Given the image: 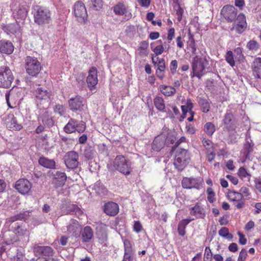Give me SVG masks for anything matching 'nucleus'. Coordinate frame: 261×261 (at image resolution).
I'll return each mask as SVG.
<instances>
[{
    "label": "nucleus",
    "mask_w": 261,
    "mask_h": 261,
    "mask_svg": "<svg viewBox=\"0 0 261 261\" xmlns=\"http://www.w3.org/2000/svg\"><path fill=\"white\" fill-rule=\"evenodd\" d=\"M24 218L23 214L20 213L8 218L6 220L5 227L13 231L19 237L28 238L30 234L29 230L23 225V223H16L11 225L17 220H21Z\"/></svg>",
    "instance_id": "1"
},
{
    "label": "nucleus",
    "mask_w": 261,
    "mask_h": 261,
    "mask_svg": "<svg viewBox=\"0 0 261 261\" xmlns=\"http://www.w3.org/2000/svg\"><path fill=\"white\" fill-rule=\"evenodd\" d=\"M34 22L40 26H44L49 24L51 21V12L47 8L38 6L34 9Z\"/></svg>",
    "instance_id": "2"
},
{
    "label": "nucleus",
    "mask_w": 261,
    "mask_h": 261,
    "mask_svg": "<svg viewBox=\"0 0 261 261\" xmlns=\"http://www.w3.org/2000/svg\"><path fill=\"white\" fill-rule=\"evenodd\" d=\"M208 64L207 60L205 57L196 56L193 59L192 67L193 75L200 79L205 73V70Z\"/></svg>",
    "instance_id": "3"
},
{
    "label": "nucleus",
    "mask_w": 261,
    "mask_h": 261,
    "mask_svg": "<svg viewBox=\"0 0 261 261\" xmlns=\"http://www.w3.org/2000/svg\"><path fill=\"white\" fill-rule=\"evenodd\" d=\"M115 169L121 173L128 175L132 171L131 163L127 161L123 155H117L113 162Z\"/></svg>",
    "instance_id": "4"
},
{
    "label": "nucleus",
    "mask_w": 261,
    "mask_h": 261,
    "mask_svg": "<svg viewBox=\"0 0 261 261\" xmlns=\"http://www.w3.org/2000/svg\"><path fill=\"white\" fill-rule=\"evenodd\" d=\"M13 80V75L8 67H0V87L10 88Z\"/></svg>",
    "instance_id": "5"
},
{
    "label": "nucleus",
    "mask_w": 261,
    "mask_h": 261,
    "mask_svg": "<svg viewBox=\"0 0 261 261\" xmlns=\"http://www.w3.org/2000/svg\"><path fill=\"white\" fill-rule=\"evenodd\" d=\"M189 155L185 149H178L176 152L174 165L179 170H182L188 164Z\"/></svg>",
    "instance_id": "6"
},
{
    "label": "nucleus",
    "mask_w": 261,
    "mask_h": 261,
    "mask_svg": "<svg viewBox=\"0 0 261 261\" xmlns=\"http://www.w3.org/2000/svg\"><path fill=\"white\" fill-rule=\"evenodd\" d=\"M25 69L29 75L35 76L41 70V65L36 58L27 57L25 59Z\"/></svg>",
    "instance_id": "7"
},
{
    "label": "nucleus",
    "mask_w": 261,
    "mask_h": 261,
    "mask_svg": "<svg viewBox=\"0 0 261 261\" xmlns=\"http://www.w3.org/2000/svg\"><path fill=\"white\" fill-rule=\"evenodd\" d=\"M73 12L77 20L80 23H85L88 17L87 12L84 4L81 2H77L73 6Z\"/></svg>",
    "instance_id": "8"
},
{
    "label": "nucleus",
    "mask_w": 261,
    "mask_h": 261,
    "mask_svg": "<svg viewBox=\"0 0 261 261\" xmlns=\"http://www.w3.org/2000/svg\"><path fill=\"white\" fill-rule=\"evenodd\" d=\"M34 95L38 105H45L43 107L44 108L48 107L51 96L49 92L42 88H38L35 90Z\"/></svg>",
    "instance_id": "9"
},
{
    "label": "nucleus",
    "mask_w": 261,
    "mask_h": 261,
    "mask_svg": "<svg viewBox=\"0 0 261 261\" xmlns=\"http://www.w3.org/2000/svg\"><path fill=\"white\" fill-rule=\"evenodd\" d=\"M182 104L181 108L182 112V115L181 116L179 121H182L188 115H189V117H188L187 120L189 121H193L194 112L192 111L193 106L191 100L190 99L185 100L182 101Z\"/></svg>",
    "instance_id": "10"
},
{
    "label": "nucleus",
    "mask_w": 261,
    "mask_h": 261,
    "mask_svg": "<svg viewBox=\"0 0 261 261\" xmlns=\"http://www.w3.org/2000/svg\"><path fill=\"white\" fill-rule=\"evenodd\" d=\"M15 189L21 194L29 193L32 188V184L27 179H20L15 185Z\"/></svg>",
    "instance_id": "11"
},
{
    "label": "nucleus",
    "mask_w": 261,
    "mask_h": 261,
    "mask_svg": "<svg viewBox=\"0 0 261 261\" xmlns=\"http://www.w3.org/2000/svg\"><path fill=\"white\" fill-rule=\"evenodd\" d=\"M202 181L200 179L185 177L182 180V186L184 188H195L199 189L202 187Z\"/></svg>",
    "instance_id": "12"
},
{
    "label": "nucleus",
    "mask_w": 261,
    "mask_h": 261,
    "mask_svg": "<svg viewBox=\"0 0 261 261\" xmlns=\"http://www.w3.org/2000/svg\"><path fill=\"white\" fill-rule=\"evenodd\" d=\"M78 154L75 151H70L65 157V163L69 169H74L78 165Z\"/></svg>",
    "instance_id": "13"
},
{
    "label": "nucleus",
    "mask_w": 261,
    "mask_h": 261,
    "mask_svg": "<svg viewBox=\"0 0 261 261\" xmlns=\"http://www.w3.org/2000/svg\"><path fill=\"white\" fill-rule=\"evenodd\" d=\"M86 81L89 89L93 90L98 83L97 70L96 68L91 67L89 69Z\"/></svg>",
    "instance_id": "14"
},
{
    "label": "nucleus",
    "mask_w": 261,
    "mask_h": 261,
    "mask_svg": "<svg viewBox=\"0 0 261 261\" xmlns=\"http://www.w3.org/2000/svg\"><path fill=\"white\" fill-rule=\"evenodd\" d=\"M247 27L246 18L244 14H240L235 21L233 29L238 33L241 34L243 33Z\"/></svg>",
    "instance_id": "15"
},
{
    "label": "nucleus",
    "mask_w": 261,
    "mask_h": 261,
    "mask_svg": "<svg viewBox=\"0 0 261 261\" xmlns=\"http://www.w3.org/2000/svg\"><path fill=\"white\" fill-rule=\"evenodd\" d=\"M81 229V226L79 222L74 219L71 220L67 226L68 233L74 237L79 236Z\"/></svg>",
    "instance_id": "16"
},
{
    "label": "nucleus",
    "mask_w": 261,
    "mask_h": 261,
    "mask_svg": "<svg viewBox=\"0 0 261 261\" xmlns=\"http://www.w3.org/2000/svg\"><path fill=\"white\" fill-rule=\"evenodd\" d=\"M7 127L10 130H20L22 126L21 124H18L13 114L8 115L5 119Z\"/></svg>",
    "instance_id": "17"
},
{
    "label": "nucleus",
    "mask_w": 261,
    "mask_h": 261,
    "mask_svg": "<svg viewBox=\"0 0 261 261\" xmlns=\"http://www.w3.org/2000/svg\"><path fill=\"white\" fill-rule=\"evenodd\" d=\"M103 211L107 215L114 216L119 212V206L115 202H109L104 205Z\"/></svg>",
    "instance_id": "18"
},
{
    "label": "nucleus",
    "mask_w": 261,
    "mask_h": 261,
    "mask_svg": "<svg viewBox=\"0 0 261 261\" xmlns=\"http://www.w3.org/2000/svg\"><path fill=\"white\" fill-rule=\"evenodd\" d=\"M221 13L225 19L229 21L233 20L236 16L235 8L232 6H224L221 10Z\"/></svg>",
    "instance_id": "19"
},
{
    "label": "nucleus",
    "mask_w": 261,
    "mask_h": 261,
    "mask_svg": "<svg viewBox=\"0 0 261 261\" xmlns=\"http://www.w3.org/2000/svg\"><path fill=\"white\" fill-rule=\"evenodd\" d=\"M165 140L166 136L164 134L156 137L151 144L152 149L156 151L161 150L165 145Z\"/></svg>",
    "instance_id": "20"
},
{
    "label": "nucleus",
    "mask_w": 261,
    "mask_h": 261,
    "mask_svg": "<svg viewBox=\"0 0 261 261\" xmlns=\"http://www.w3.org/2000/svg\"><path fill=\"white\" fill-rule=\"evenodd\" d=\"M68 102L70 109L73 111L80 110L84 106L83 99L80 96L70 98Z\"/></svg>",
    "instance_id": "21"
},
{
    "label": "nucleus",
    "mask_w": 261,
    "mask_h": 261,
    "mask_svg": "<svg viewBox=\"0 0 261 261\" xmlns=\"http://www.w3.org/2000/svg\"><path fill=\"white\" fill-rule=\"evenodd\" d=\"M253 75L257 79H261V58H256L252 64Z\"/></svg>",
    "instance_id": "22"
},
{
    "label": "nucleus",
    "mask_w": 261,
    "mask_h": 261,
    "mask_svg": "<svg viewBox=\"0 0 261 261\" xmlns=\"http://www.w3.org/2000/svg\"><path fill=\"white\" fill-rule=\"evenodd\" d=\"M14 50L12 43L9 41H0V52L3 54H11Z\"/></svg>",
    "instance_id": "23"
},
{
    "label": "nucleus",
    "mask_w": 261,
    "mask_h": 261,
    "mask_svg": "<svg viewBox=\"0 0 261 261\" xmlns=\"http://www.w3.org/2000/svg\"><path fill=\"white\" fill-rule=\"evenodd\" d=\"M28 11L25 7L19 8L15 14L16 21L17 23H23L24 20L27 17Z\"/></svg>",
    "instance_id": "24"
},
{
    "label": "nucleus",
    "mask_w": 261,
    "mask_h": 261,
    "mask_svg": "<svg viewBox=\"0 0 261 261\" xmlns=\"http://www.w3.org/2000/svg\"><path fill=\"white\" fill-rule=\"evenodd\" d=\"M113 11L116 15H126L128 12L127 7L123 2H119L113 8Z\"/></svg>",
    "instance_id": "25"
},
{
    "label": "nucleus",
    "mask_w": 261,
    "mask_h": 261,
    "mask_svg": "<svg viewBox=\"0 0 261 261\" xmlns=\"http://www.w3.org/2000/svg\"><path fill=\"white\" fill-rule=\"evenodd\" d=\"M82 240L83 242H89L93 237V232L89 226H86L81 232Z\"/></svg>",
    "instance_id": "26"
},
{
    "label": "nucleus",
    "mask_w": 261,
    "mask_h": 261,
    "mask_svg": "<svg viewBox=\"0 0 261 261\" xmlns=\"http://www.w3.org/2000/svg\"><path fill=\"white\" fill-rule=\"evenodd\" d=\"M38 162L40 165L47 168L53 169L56 165L55 162L53 160H50L44 157L40 158Z\"/></svg>",
    "instance_id": "27"
},
{
    "label": "nucleus",
    "mask_w": 261,
    "mask_h": 261,
    "mask_svg": "<svg viewBox=\"0 0 261 261\" xmlns=\"http://www.w3.org/2000/svg\"><path fill=\"white\" fill-rule=\"evenodd\" d=\"M38 251L40 252L43 256H48V258L47 259L46 258H43L44 261H49V260H51L50 256H52L53 253V249L51 247L49 246H41L38 248Z\"/></svg>",
    "instance_id": "28"
},
{
    "label": "nucleus",
    "mask_w": 261,
    "mask_h": 261,
    "mask_svg": "<svg viewBox=\"0 0 261 261\" xmlns=\"http://www.w3.org/2000/svg\"><path fill=\"white\" fill-rule=\"evenodd\" d=\"M66 175L65 173L58 171L55 174V182L59 186H63L66 180Z\"/></svg>",
    "instance_id": "29"
},
{
    "label": "nucleus",
    "mask_w": 261,
    "mask_h": 261,
    "mask_svg": "<svg viewBox=\"0 0 261 261\" xmlns=\"http://www.w3.org/2000/svg\"><path fill=\"white\" fill-rule=\"evenodd\" d=\"M161 93L166 96H170L173 95L176 91L175 89L171 86L162 85L160 86Z\"/></svg>",
    "instance_id": "30"
},
{
    "label": "nucleus",
    "mask_w": 261,
    "mask_h": 261,
    "mask_svg": "<svg viewBox=\"0 0 261 261\" xmlns=\"http://www.w3.org/2000/svg\"><path fill=\"white\" fill-rule=\"evenodd\" d=\"M4 30L7 32L8 34L12 33L15 34L17 32H20L21 31V27L19 23L16 22V24H9L5 27Z\"/></svg>",
    "instance_id": "31"
},
{
    "label": "nucleus",
    "mask_w": 261,
    "mask_h": 261,
    "mask_svg": "<svg viewBox=\"0 0 261 261\" xmlns=\"http://www.w3.org/2000/svg\"><path fill=\"white\" fill-rule=\"evenodd\" d=\"M193 219H186L180 221L178 225V232L179 235L184 236L185 234L186 226Z\"/></svg>",
    "instance_id": "32"
},
{
    "label": "nucleus",
    "mask_w": 261,
    "mask_h": 261,
    "mask_svg": "<svg viewBox=\"0 0 261 261\" xmlns=\"http://www.w3.org/2000/svg\"><path fill=\"white\" fill-rule=\"evenodd\" d=\"M190 213L191 215L195 216L196 218H203L205 216L203 209L197 205L190 208Z\"/></svg>",
    "instance_id": "33"
},
{
    "label": "nucleus",
    "mask_w": 261,
    "mask_h": 261,
    "mask_svg": "<svg viewBox=\"0 0 261 261\" xmlns=\"http://www.w3.org/2000/svg\"><path fill=\"white\" fill-rule=\"evenodd\" d=\"M227 197L229 200L236 202L241 200L243 198L241 193L233 191H229Z\"/></svg>",
    "instance_id": "34"
},
{
    "label": "nucleus",
    "mask_w": 261,
    "mask_h": 261,
    "mask_svg": "<svg viewBox=\"0 0 261 261\" xmlns=\"http://www.w3.org/2000/svg\"><path fill=\"white\" fill-rule=\"evenodd\" d=\"M76 121L70 120L68 123L65 126L64 131L68 134L72 133L75 131Z\"/></svg>",
    "instance_id": "35"
},
{
    "label": "nucleus",
    "mask_w": 261,
    "mask_h": 261,
    "mask_svg": "<svg viewBox=\"0 0 261 261\" xmlns=\"http://www.w3.org/2000/svg\"><path fill=\"white\" fill-rule=\"evenodd\" d=\"M216 130V127L211 122H207L204 126V130L208 136H212Z\"/></svg>",
    "instance_id": "36"
},
{
    "label": "nucleus",
    "mask_w": 261,
    "mask_h": 261,
    "mask_svg": "<svg viewBox=\"0 0 261 261\" xmlns=\"http://www.w3.org/2000/svg\"><path fill=\"white\" fill-rule=\"evenodd\" d=\"M154 104L156 108L159 111H163L165 109V104L161 97H157L154 99Z\"/></svg>",
    "instance_id": "37"
},
{
    "label": "nucleus",
    "mask_w": 261,
    "mask_h": 261,
    "mask_svg": "<svg viewBox=\"0 0 261 261\" xmlns=\"http://www.w3.org/2000/svg\"><path fill=\"white\" fill-rule=\"evenodd\" d=\"M246 46L250 50L256 51L259 48L260 45L256 41L251 40L247 43Z\"/></svg>",
    "instance_id": "38"
},
{
    "label": "nucleus",
    "mask_w": 261,
    "mask_h": 261,
    "mask_svg": "<svg viewBox=\"0 0 261 261\" xmlns=\"http://www.w3.org/2000/svg\"><path fill=\"white\" fill-rule=\"evenodd\" d=\"M234 56L236 60L241 63L244 60V56L242 54V50L240 47H238L234 49Z\"/></svg>",
    "instance_id": "39"
},
{
    "label": "nucleus",
    "mask_w": 261,
    "mask_h": 261,
    "mask_svg": "<svg viewBox=\"0 0 261 261\" xmlns=\"http://www.w3.org/2000/svg\"><path fill=\"white\" fill-rule=\"evenodd\" d=\"M225 60L230 66L231 67L234 66L235 61L232 51L229 50L227 52L225 55Z\"/></svg>",
    "instance_id": "40"
},
{
    "label": "nucleus",
    "mask_w": 261,
    "mask_h": 261,
    "mask_svg": "<svg viewBox=\"0 0 261 261\" xmlns=\"http://www.w3.org/2000/svg\"><path fill=\"white\" fill-rule=\"evenodd\" d=\"M125 253L129 255L132 254L133 250L130 241L128 240H124L123 241Z\"/></svg>",
    "instance_id": "41"
},
{
    "label": "nucleus",
    "mask_w": 261,
    "mask_h": 261,
    "mask_svg": "<svg viewBox=\"0 0 261 261\" xmlns=\"http://www.w3.org/2000/svg\"><path fill=\"white\" fill-rule=\"evenodd\" d=\"M90 5L94 10H98L101 8L103 3L102 0H90Z\"/></svg>",
    "instance_id": "42"
},
{
    "label": "nucleus",
    "mask_w": 261,
    "mask_h": 261,
    "mask_svg": "<svg viewBox=\"0 0 261 261\" xmlns=\"http://www.w3.org/2000/svg\"><path fill=\"white\" fill-rule=\"evenodd\" d=\"M151 49L155 55L158 56L161 55L165 49L162 44H159L155 47L151 44Z\"/></svg>",
    "instance_id": "43"
},
{
    "label": "nucleus",
    "mask_w": 261,
    "mask_h": 261,
    "mask_svg": "<svg viewBox=\"0 0 261 261\" xmlns=\"http://www.w3.org/2000/svg\"><path fill=\"white\" fill-rule=\"evenodd\" d=\"M199 103L201 105V109L203 112L206 113L209 111L210 104L209 102L205 99H200Z\"/></svg>",
    "instance_id": "44"
},
{
    "label": "nucleus",
    "mask_w": 261,
    "mask_h": 261,
    "mask_svg": "<svg viewBox=\"0 0 261 261\" xmlns=\"http://www.w3.org/2000/svg\"><path fill=\"white\" fill-rule=\"evenodd\" d=\"M86 129L85 123L83 121L77 122L76 121L75 124V131L79 133H83Z\"/></svg>",
    "instance_id": "45"
},
{
    "label": "nucleus",
    "mask_w": 261,
    "mask_h": 261,
    "mask_svg": "<svg viewBox=\"0 0 261 261\" xmlns=\"http://www.w3.org/2000/svg\"><path fill=\"white\" fill-rule=\"evenodd\" d=\"M187 48L193 54H196V46L195 41L193 38L188 42Z\"/></svg>",
    "instance_id": "46"
},
{
    "label": "nucleus",
    "mask_w": 261,
    "mask_h": 261,
    "mask_svg": "<svg viewBox=\"0 0 261 261\" xmlns=\"http://www.w3.org/2000/svg\"><path fill=\"white\" fill-rule=\"evenodd\" d=\"M238 174L239 176L242 179L249 176V174L248 173L246 169L244 167H241L239 168Z\"/></svg>",
    "instance_id": "47"
},
{
    "label": "nucleus",
    "mask_w": 261,
    "mask_h": 261,
    "mask_svg": "<svg viewBox=\"0 0 261 261\" xmlns=\"http://www.w3.org/2000/svg\"><path fill=\"white\" fill-rule=\"evenodd\" d=\"M207 200L213 203L215 200V193L214 192L213 189L211 188H208L207 189Z\"/></svg>",
    "instance_id": "48"
},
{
    "label": "nucleus",
    "mask_w": 261,
    "mask_h": 261,
    "mask_svg": "<svg viewBox=\"0 0 261 261\" xmlns=\"http://www.w3.org/2000/svg\"><path fill=\"white\" fill-rule=\"evenodd\" d=\"M219 234L222 237H227V238H229V233L228 229L226 227H222L219 231ZM231 238V236L230 237V238Z\"/></svg>",
    "instance_id": "49"
},
{
    "label": "nucleus",
    "mask_w": 261,
    "mask_h": 261,
    "mask_svg": "<svg viewBox=\"0 0 261 261\" xmlns=\"http://www.w3.org/2000/svg\"><path fill=\"white\" fill-rule=\"evenodd\" d=\"M202 143L207 150H213V143L210 140L204 139Z\"/></svg>",
    "instance_id": "50"
},
{
    "label": "nucleus",
    "mask_w": 261,
    "mask_h": 261,
    "mask_svg": "<svg viewBox=\"0 0 261 261\" xmlns=\"http://www.w3.org/2000/svg\"><path fill=\"white\" fill-rule=\"evenodd\" d=\"M148 47V43L145 42H143L141 43L140 46L139 47V50L140 53L143 55H146L148 53L147 49Z\"/></svg>",
    "instance_id": "51"
},
{
    "label": "nucleus",
    "mask_w": 261,
    "mask_h": 261,
    "mask_svg": "<svg viewBox=\"0 0 261 261\" xmlns=\"http://www.w3.org/2000/svg\"><path fill=\"white\" fill-rule=\"evenodd\" d=\"M156 71H165V60L164 59H161L159 63L156 64Z\"/></svg>",
    "instance_id": "52"
},
{
    "label": "nucleus",
    "mask_w": 261,
    "mask_h": 261,
    "mask_svg": "<svg viewBox=\"0 0 261 261\" xmlns=\"http://www.w3.org/2000/svg\"><path fill=\"white\" fill-rule=\"evenodd\" d=\"M177 68V62L176 60H172L170 63V69L171 72L174 74Z\"/></svg>",
    "instance_id": "53"
},
{
    "label": "nucleus",
    "mask_w": 261,
    "mask_h": 261,
    "mask_svg": "<svg viewBox=\"0 0 261 261\" xmlns=\"http://www.w3.org/2000/svg\"><path fill=\"white\" fill-rule=\"evenodd\" d=\"M247 256V251L245 249H243L241 250V251L240 252L238 260L245 261V259L246 258Z\"/></svg>",
    "instance_id": "54"
},
{
    "label": "nucleus",
    "mask_w": 261,
    "mask_h": 261,
    "mask_svg": "<svg viewBox=\"0 0 261 261\" xmlns=\"http://www.w3.org/2000/svg\"><path fill=\"white\" fill-rule=\"evenodd\" d=\"M133 228L134 231L138 233L142 230V226L139 221H135Z\"/></svg>",
    "instance_id": "55"
},
{
    "label": "nucleus",
    "mask_w": 261,
    "mask_h": 261,
    "mask_svg": "<svg viewBox=\"0 0 261 261\" xmlns=\"http://www.w3.org/2000/svg\"><path fill=\"white\" fill-rule=\"evenodd\" d=\"M138 3L141 7L148 8L150 5L151 0H138Z\"/></svg>",
    "instance_id": "56"
},
{
    "label": "nucleus",
    "mask_w": 261,
    "mask_h": 261,
    "mask_svg": "<svg viewBox=\"0 0 261 261\" xmlns=\"http://www.w3.org/2000/svg\"><path fill=\"white\" fill-rule=\"evenodd\" d=\"M212 252L211 250L209 247H206L204 251V260L212 259Z\"/></svg>",
    "instance_id": "57"
},
{
    "label": "nucleus",
    "mask_w": 261,
    "mask_h": 261,
    "mask_svg": "<svg viewBox=\"0 0 261 261\" xmlns=\"http://www.w3.org/2000/svg\"><path fill=\"white\" fill-rule=\"evenodd\" d=\"M238 234L239 237V242L241 245H244L247 243V239L245 237V236L241 232L239 231Z\"/></svg>",
    "instance_id": "58"
},
{
    "label": "nucleus",
    "mask_w": 261,
    "mask_h": 261,
    "mask_svg": "<svg viewBox=\"0 0 261 261\" xmlns=\"http://www.w3.org/2000/svg\"><path fill=\"white\" fill-rule=\"evenodd\" d=\"M233 116L231 113H227L225 116L224 122L225 124L228 125L231 123Z\"/></svg>",
    "instance_id": "59"
},
{
    "label": "nucleus",
    "mask_w": 261,
    "mask_h": 261,
    "mask_svg": "<svg viewBox=\"0 0 261 261\" xmlns=\"http://www.w3.org/2000/svg\"><path fill=\"white\" fill-rule=\"evenodd\" d=\"M175 35V30L174 28H171L168 30L167 39L170 41H171L174 38Z\"/></svg>",
    "instance_id": "60"
},
{
    "label": "nucleus",
    "mask_w": 261,
    "mask_h": 261,
    "mask_svg": "<svg viewBox=\"0 0 261 261\" xmlns=\"http://www.w3.org/2000/svg\"><path fill=\"white\" fill-rule=\"evenodd\" d=\"M207 158L209 162H212L215 157V153L213 150H207Z\"/></svg>",
    "instance_id": "61"
},
{
    "label": "nucleus",
    "mask_w": 261,
    "mask_h": 261,
    "mask_svg": "<svg viewBox=\"0 0 261 261\" xmlns=\"http://www.w3.org/2000/svg\"><path fill=\"white\" fill-rule=\"evenodd\" d=\"M226 178L228 179L233 185H236L238 184V179L232 175H227Z\"/></svg>",
    "instance_id": "62"
},
{
    "label": "nucleus",
    "mask_w": 261,
    "mask_h": 261,
    "mask_svg": "<svg viewBox=\"0 0 261 261\" xmlns=\"http://www.w3.org/2000/svg\"><path fill=\"white\" fill-rule=\"evenodd\" d=\"M228 249L232 252H236L238 249V245L234 243H231L228 246Z\"/></svg>",
    "instance_id": "63"
},
{
    "label": "nucleus",
    "mask_w": 261,
    "mask_h": 261,
    "mask_svg": "<svg viewBox=\"0 0 261 261\" xmlns=\"http://www.w3.org/2000/svg\"><path fill=\"white\" fill-rule=\"evenodd\" d=\"M225 165L227 169L233 170L234 169V166H233V162L232 160H230L227 161L225 163Z\"/></svg>",
    "instance_id": "64"
}]
</instances>
